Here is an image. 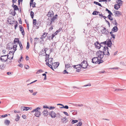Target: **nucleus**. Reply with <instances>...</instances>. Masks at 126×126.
Instances as JSON below:
<instances>
[{
  "instance_id": "8fccbe9b",
  "label": "nucleus",
  "mask_w": 126,
  "mask_h": 126,
  "mask_svg": "<svg viewBox=\"0 0 126 126\" xmlns=\"http://www.w3.org/2000/svg\"><path fill=\"white\" fill-rule=\"evenodd\" d=\"M19 46L20 47V49L22 50L23 48V47L22 45L21 42L19 43Z\"/></svg>"
},
{
  "instance_id": "bb28decb",
  "label": "nucleus",
  "mask_w": 126,
  "mask_h": 126,
  "mask_svg": "<svg viewBox=\"0 0 126 126\" xmlns=\"http://www.w3.org/2000/svg\"><path fill=\"white\" fill-rule=\"evenodd\" d=\"M116 3L117 4H118L121 5H122V1L121 0H117Z\"/></svg>"
},
{
  "instance_id": "f257e3e1",
  "label": "nucleus",
  "mask_w": 126,
  "mask_h": 126,
  "mask_svg": "<svg viewBox=\"0 0 126 126\" xmlns=\"http://www.w3.org/2000/svg\"><path fill=\"white\" fill-rule=\"evenodd\" d=\"M40 108L38 107L33 109L31 112L34 113V115L35 117H39L41 115V112L40 111Z\"/></svg>"
},
{
  "instance_id": "a211bd4d",
  "label": "nucleus",
  "mask_w": 126,
  "mask_h": 126,
  "mask_svg": "<svg viewBox=\"0 0 126 126\" xmlns=\"http://www.w3.org/2000/svg\"><path fill=\"white\" fill-rule=\"evenodd\" d=\"M42 113L44 116H47L48 115L49 112L47 110H45Z\"/></svg>"
},
{
  "instance_id": "72a5a7b5",
  "label": "nucleus",
  "mask_w": 126,
  "mask_h": 126,
  "mask_svg": "<svg viewBox=\"0 0 126 126\" xmlns=\"http://www.w3.org/2000/svg\"><path fill=\"white\" fill-rule=\"evenodd\" d=\"M56 17L55 16H54L53 17H52L51 19V23H50V25L52 23V22H53L56 19Z\"/></svg>"
},
{
  "instance_id": "a19ab883",
  "label": "nucleus",
  "mask_w": 126,
  "mask_h": 126,
  "mask_svg": "<svg viewBox=\"0 0 126 126\" xmlns=\"http://www.w3.org/2000/svg\"><path fill=\"white\" fill-rule=\"evenodd\" d=\"M110 34L111 35V38H113L114 39L115 38V35L112 33V32H110Z\"/></svg>"
},
{
  "instance_id": "0eeeda50",
  "label": "nucleus",
  "mask_w": 126,
  "mask_h": 126,
  "mask_svg": "<svg viewBox=\"0 0 126 126\" xmlns=\"http://www.w3.org/2000/svg\"><path fill=\"white\" fill-rule=\"evenodd\" d=\"M80 66L81 67L84 69H86L87 67L88 64L87 62L85 61H83L81 63Z\"/></svg>"
},
{
  "instance_id": "680f3d73",
  "label": "nucleus",
  "mask_w": 126,
  "mask_h": 126,
  "mask_svg": "<svg viewBox=\"0 0 126 126\" xmlns=\"http://www.w3.org/2000/svg\"><path fill=\"white\" fill-rule=\"evenodd\" d=\"M29 91L31 93H32L33 92V90L32 89H30L29 90Z\"/></svg>"
},
{
  "instance_id": "f704fd0d",
  "label": "nucleus",
  "mask_w": 126,
  "mask_h": 126,
  "mask_svg": "<svg viewBox=\"0 0 126 126\" xmlns=\"http://www.w3.org/2000/svg\"><path fill=\"white\" fill-rule=\"evenodd\" d=\"M99 12L96 11H94L92 13V14L93 15H96L99 14Z\"/></svg>"
},
{
  "instance_id": "de8ad7c7",
  "label": "nucleus",
  "mask_w": 126,
  "mask_h": 126,
  "mask_svg": "<svg viewBox=\"0 0 126 126\" xmlns=\"http://www.w3.org/2000/svg\"><path fill=\"white\" fill-rule=\"evenodd\" d=\"M42 76H44V80H46L47 79L46 75L45 74H43L42 75Z\"/></svg>"
},
{
  "instance_id": "2f4dec72",
  "label": "nucleus",
  "mask_w": 126,
  "mask_h": 126,
  "mask_svg": "<svg viewBox=\"0 0 126 126\" xmlns=\"http://www.w3.org/2000/svg\"><path fill=\"white\" fill-rule=\"evenodd\" d=\"M71 120L72 121L71 122V123L73 124L77 123L78 122V121L77 120H74L72 119Z\"/></svg>"
},
{
  "instance_id": "9b49d317",
  "label": "nucleus",
  "mask_w": 126,
  "mask_h": 126,
  "mask_svg": "<svg viewBox=\"0 0 126 126\" xmlns=\"http://www.w3.org/2000/svg\"><path fill=\"white\" fill-rule=\"evenodd\" d=\"M15 52L13 51H10L9 53L8 54L7 56L8 57V59H13V55Z\"/></svg>"
},
{
  "instance_id": "393cba45",
  "label": "nucleus",
  "mask_w": 126,
  "mask_h": 126,
  "mask_svg": "<svg viewBox=\"0 0 126 126\" xmlns=\"http://www.w3.org/2000/svg\"><path fill=\"white\" fill-rule=\"evenodd\" d=\"M20 118V117L19 116V115L18 114H17L16 116L15 120L16 122L18 121L19 120Z\"/></svg>"
},
{
  "instance_id": "b1692460",
  "label": "nucleus",
  "mask_w": 126,
  "mask_h": 126,
  "mask_svg": "<svg viewBox=\"0 0 126 126\" xmlns=\"http://www.w3.org/2000/svg\"><path fill=\"white\" fill-rule=\"evenodd\" d=\"M118 30L117 27L116 26H114L112 29V31L114 32H117Z\"/></svg>"
},
{
  "instance_id": "5701e85b",
  "label": "nucleus",
  "mask_w": 126,
  "mask_h": 126,
  "mask_svg": "<svg viewBox=\"0 0 126 126\" xmlns=\"http://www.w3.org/2000/svg\"><path fill=\"white\" fill-rule=\"evenodd\" d=\"M19 28L20 29V31L21 32L22 34L24 35V30L21 26H19Z\"/></svg>"
},
{
  "instance_id": "338daca9",
  "label": "nucleus",
  "mask_w": 126,
  "mask_h": 126,
  "mask_svg": "<svg viewBox=\"0 0 126 126\" xmlns=\"http://www.w3.org/2000/svg\"><path fill=\"white\" fill-rule=\"evenodd\" d=\"M2 51L3 52L4 54H6V51L5 50H3Z\"/></svg>"
},
{
  "instance_id": "ea45409f",
  "label": "nucleus",
  "mask_w": 126,
  "mask_h": 126,
  "mask_svg": "<svg viewBox=\"0 0 126 126\" xmlns=\"http://www.w3.org/2000/svg\"><path fill=\"white\" fill-rule=\"evenodd\" d=\"M43 72V70L42 69H39L36 72V74H39L40 73L42 72Z\"/></svg>"
},
{
  "instance_id": "c03bdc74",
  "label": "nucleus",
  "mask_w": 126,
  "mask_h": 126,
  "mask_svg": "<svg viewBox=\"0 0 126 126\" xmlns=\"http://www.w3.org/2000/svg\"><path fill=\"white\" fill-rule=\"evenodd\" d=\"M63 74H68V72L66 70V69L63 72Z\"/></svg>"
},
{
  "instance_id": "aec40b11",
  "label": "nucleus",
  "mask_w": 126,
  "mask_h": 126,
  "mask_svg": "<svg viewBox=\"0 0 126 126\" xmlns=\"http://www.w3.org/2000/svg\"><path fill=\"white\" fill-rule=\"evenodd\" d=\"M121 5L118 4H116L114 5V9L117 10H118L120 7Z\"/></svg>"
},
{
  "instance_id": "79ce46f5",
  "label": "nucleus",
  "mask_w": 126,
  "mask_h": 126,
  "mask_svg": "<svg viewBox=\"0 0 126 126\" xmlns=\"http://www.w3.org/2000/svg\"><path fill=\"white\" fill-rule=\"evenodd\" d=\"M55 108V107L51 106L49 107V109L50 110H54Z\"/></svg>"
},
{
  "instance_id": "e2e57ef3",
  "label": "nucleus",
  "mask_w": 126,
  "mask_h": 126,
  "mask_svg": "<svg viewBox=\"0 0 126 126\" xmlns=\"http://www.w3.org/2000/svg\"><path fill=\"white\" fill-rule=\"evenodd\" d=\"M25 67L26 69H28L29 68V67L28 65H26L25 66Z\"/></svg>"
},
{
  "instance_id": "bf43d9fd",
  "label": "nucleus",
  "mask_w": 126,
  "mask_h": 126,
  "mask_svg": "<svg viewBox=\"0 0 126 126\" xmlns=\"http://www.w3.org/2000/svg\"><path fill=\"white\" fill-rule=\"evenodd\" d=\"M62 30V28H59L58 30H57L56 31L58 33V32H60Z\"/></svg>"
},
{
  "instance_id": "dca6fc26",
  "label": "nucleus",
  "mask_w": 126,
  "mask_h": 126,
  "mask_svg": "<svg viewBox=\"0 0 126 126\" xmlns=\"http://www.w3.org/2000/svg\"><path fill=\"white\" fill-rule=\"evenodd\" d=\"M59 63L58 62H55L52 63V67L54 68L55 69L57 68L59 66Z\"/></svg>"
},
{
  "instance_id": "423d86ee",
  "label": "nucleus",
  "mask_w": 126,
  "mask_h": 126,
  "mask_svg": "<svg viewBox=\"0 0 126 126\" xmlns=\"http://www.w3.org/2000/svg\"><path fill=\"white\" fill-rule=\"evenodd\" d=\"M96 54L97 56L101 59L103 58L104 55L103 52L100 50L97 51L96 53Z\"/></svg>"
},
{
  "instance_id": "e433bc0d",
  "label": "nucleus",
  "mask_w": 126,
  "mask_h": 126,
  "mask_svg": "<svg viewBox=\"0 0 126 126\" xmlns=\"http://www.w3.org/2000/svg\"><path fill=\"white\" fill-rule=\"evenodd\" d=\"M13 8L15 10H18V7L16 5L14 6Z\"/></svg>"
},
{
  "instance_id": "37998d69",
  "label": "nucleus",
  "mask_w": 126,
  "mask_h": 126,
  "mask_svg": "<svg viewBox=\"0 0 126 126\" xmlns=\"http://www.w3.org/2000/svg\"><path fill=\"white\" fill-rule=\"evenodd\" d=\"M94 3L96 5H98L102 7V6L101 4L99 3L98 2L94 1Z\"/></svg>"
},
{
  "instance_id": "69168bd1",
  "label": "nucleus",
  "mask_w": 126,
  "mask_h": 126,
  "mask_svg": "<svg viewBox=\"0 0 126 126\" xmlns=\"http://www.w3.org/2000/svg\"><path fill=\"white\" fill-rule=\"evenodd\" d=\"M23 59V57L22 56H21L20 57V59L18 61V62L19 63L21 62V59Z\"/></svg>"
},
{
  "instance_id": "6ab92c4d",
  "label": "nucleus",
  "mask_w": 126,
  "mask_h": 126,
  "mask_svg": "<svg viewBox=\"0 0 126 126\" xmlns=\"http://www.w3.org/2000/svg\"><path fill=\"white\" fill-rule=\"evenodd\" d=\"M4 123L5 125L8 126L10 123V121L7 119H6L4 121Z\"/></svg>"
},
{
  "instance_id": "39448f33",
  "label": "nucleus",
  "mask_w": 126,
  "mask_h": 126,
  "mask_svg": "<svg viewBox=\"0 0 126 126\" xmlns=\"http://www.w3.org/2000/svg\"><path fill=\"white\" fill-rule=\"evenodd\" d=\"M101 43L103 44H106L108 47H110L112 45V43L110 39H108L106 41Z\"/></svg>"
},
{
  "instance_id": "a878e982",
  "label": "nucleus",
  "mask_w": 126,
  "mask_h": 126,
  "mask_svg": "<svg viewBox=\"0 0 126 126\" xmlns=\"http://www.w3.org/2000/svg\"><path fill=\"white\" fill-rule=\"evenodd\" d=\"M112 14H109L108 16V17L110 20H113V18L111 16Z\"/></svg>"
},
{
  "instance_id": "412c9836",
  "label": "nucleus",
  "mask_w": 126,
  "mask_h": 126,
  "mask_svg": "<svg viewBox=\"0 0 126 126\" xmlns=\"http://www.w3.org/2000/svg\"><path fill=\"white\" fill-rule=\"evenodd\" d=\"M32 109V108H30L29 107H24L23 108V110L27 111L29 110H31Z\"/></svg>"
},
{
  "instance_id": "c756f323",
  "label": "nucleus",
  "mask_w": 126,
  "mask_h": 126,
  "mask_svg": "<svg viewBox=\"0 0 126 126\" xmlns=\"http://www.w3.org/2000/svg\"><path fill=\"white\" fill-rule=\"evenodd\" d=\"M37 23V21L35 19H33V26L34 27L35 26H36V24Z\"/></svg>"
},
{
  "instance_id": "f03ea898",
  "label": "nucleus",
  "mask_w": 126,
  "mask_h": 126,
  "mask_svg": "<svg viewBox=\"0 0 126 126\" xmlns=\"http://www.w3.org/2000/svg\"><path fill=\"white\" fill-rule=\"evenodd\" d=\"M46 55L47 56V57L46 58V59L45 61L46 62V64L50 68L52 69L53 70H54L52 68V66L51 65V64L52 63V60L53 59L52 58H49V55H48V56H47V54L46 53Z\"/></svg>"
},
{
  "instance_id": "473e14b6",
  "label": "nucleus",
  "mask_w": 126,
  "mask_h": 126,
  "mask_svg": "<svg viewBox=\"0 0 126 126\" xmlns=\"http://www.w3.org/2000/svg\"><path fill=\"white\" fill-rule=\"evenodd\" d=\"M36 3L35 2H32V3H30V6H32L33 7H35V5Z\"/></svg>"
},
{
  "instance_id": "6e6552de",
  "label": "nucleus",
  "mask_w": 126,
  "mask_h": 126,
  "mask_svg": "<svg viewBox=\"0 0 126 126\" xmlns=\"http://www.w3.org/2000/svg\"><path fill=\"white\" fill-rule=\"evenodd\" d=\"M8 59L7 55H6L1 56L0 58V60L2 62H5L7 61Z\"/></svg>"
},
{
  "instance_id": "13d9d810",
  "label": "nucleus",
  "mask_w": 126,
  "mask_h": 126,
  "mask_svg": "<svg viewBox=\"0 0 126 126\" xmlns=\"http://www.w3.org/2000/svg\"><path fill=\"white\" fill-rule=\"evenodd\" d=\"M8 115L7 114H6L5 115H3L1 116V117L3 118H4L7 116Z\"/></svg>"
},
{
  "instance_id": "f8f14e48",
  "label": "nucleus",
  "mask_w": 126,
  "mask_h": 126,
  "mask_svg": "<svg viewBox=\"0 0 126 126\" xmlns=\"http://www.w3.org/2000/svg\"><path fill=\"white\" fill-rule=\"evenodd\" d=\"M49 115L52 118H55L57 116L56 113L53 111H51L49 112Z\"/></svg>"
},
{
  "instance_id": "ddd939ff",
  "label": "nucleus",
  "mask_w": 126,
  "mask_h": 126,
  "mask_svg": "<svg viewBox=\"0 0 126 126\" xmlns=\"http://www.w3.org/2000/svg\"><path fill=\"white\" fill-rule=\"evenodd\" d=\"M114 15L115 16L119 17L122 15L121 12L118 11H115L114 12Z\"/></svg>"
},
{
  "instance_id": "0e129e2a",
  "label": "nucleus",
  "mask_w": 126,
  "mask_h": 126,
  "mask_svg": "<svg viewBox=\"0 0 126 126\" xmlns=\"http://www.w3.org/2000/svg\"><path fill=\"white\" fill-rule=\"evenodd\" d=\"M91 84H87V85H85L84 86V87H86V86H91Z\"/></svg>"
},
{
  "instance_id": "c85d7f7f",
  "label": "nucleus",
  "mask_w": 126,
  "mask_h": 126,
  "mask_svg": "<svg viewBox=\"0 0 126 126\" xmlns=\"http://www.w3.org/2000/svg\"><path fill=\"white\" fill-rule=\"evenodd\" d=\"M19 39L18 38H16L15 39L14 41V44H15L16 43H19Z\"/></svg>"
},
{
  "instance_id": "3c124183",
  "label": "nucleus",
  "mask_w": 126,
  "mask_h": 126,
  "mask_svg": "<svg viewBox=\"0 0 126 126\" xmlns=\"http://www.w3.org/2000/svg\"><path fill=\"white\" fill-rule=\"evenodd\" d=\"M30 44L28 42H27V46L26 47V49H28L29 48Z\"/></svg>"
},
{
  "instance_id": "58836bf2",
  "label": "nucleus",
  "mask_w": 126,
  "mask_h": 126,
  "mask_svg": "<svg viewBox=\"0 0 126 126\" xmlns=\"http://www.w3.org/2000/svg\"><path fill=\"white\" fill-rule=\"evenodd\" d=\"M82 123L81 122H79L76 124V126H81Z\"/></svg>"
},
{
  "instance_id": "7c9ffc66",
  "label": "nucleus",
  "mask_w": 126,
  "mask_h": 126,
  "mask_svg": "<svg viewBox=\"0 0 126 126\" xmlns=\"http://www.w3.org/2000/svg\"><path fill=\"white\" fill-rule=\"evenodd\" d=\"M70 65L69 64H65V69H67L68 68H70Z\"/></svg>"
},
{
  "instance_id": "4d7b16f0",
  "label": "nucleus",
  "mask_w": 126,
  "mask_h": 126,
  "mask_svg": "<svg viewBox=\"0 0 126 126\" xmlns=\"http://www.w3.org/2000/svg\"><path fill=\"white\" fill-rule=\"evenodd\" d=\"M37 92H33L32 93V95L33 96L37 94Z\"/></svg>"
},
{
  "instance_id": "4be33fe9",
  "label": "nucleus",
  "mask_w": 126,
  "mask_h": 126,
  "mask_svg": "<svg viewBox=\"0 0 126 126\" xmlns=\"http://www.w3.org/2000/svg\"><path fill=\"white\" fill-rule=\"evenodd\" d=\"M53 13L52 12H48V14L47 16L48 17H51L53 16Z\"/></svg>"
},
{
  "instance_id": "09e8293b",
  "label": "nucleus",
  "mask_w": 126,
  "mask_h": 126,
  "mask_svg": "<svg viewBox=\"0 0 126 126\" xmlns=\"http://www.w3.org/2000/svg\"><path fill=\"white\" fill-rule=\"evenodd\" d=\"M99 15L100 16L101 18L103 17L104 19H105V18H106V17L104 16H103L102 14H99Z\"/></svg>"
},
{
  "instance_id": "774afa93",
  "label": "nucleus",
  "mask_w": 126,
  "mask_h": 126,
  "mask_svg": "<svg viewBox=\"0 0 126 126\" xmlns=\"http://www.w3.org/2000/svg\"><path fill=\"white\" fill-rule=\"evenodd\" d=\"M26 60L28 61L29 60V58L28 56H26Z\"/></svg>"
},
{
  "instance_id": "c9c22d12",
  "label": "nucleus",
  "mask_w": 126,
  "mask_h": 126,
  "mask_svg": "<svg viewBox=\"0 0 126 126\" xmlns=\"http://www.w3.org/2000/svg\"><path fill=\"white\" fill-rule=\"evenodd\" d=\"M61 109L64 108L66 109H68L69 108V107L67 105L64 106L63 107H61L60 108Z\"/></svg>"
},
{
  "instance_id": "49530a36",
  "label": "nucleus",
  "mask_w": 126,
  "mask_h": 126,
  "mask_svg": "<svg viewBox=\"0 0 126 126\" xmlns=\"http://www.w3.org/2000/svg\"><path fill=\"white\" fill-rule=\"evenodd\" d=\"M72 87L73 89H80L79 87L75 86H74Z\"/></svg>"
},
{
  "instance_id": "5fc2aeb1",
  "label": "nucleus",
  "mask_w": 126,
  "mask_h": 126,
  "mask_svg": "<svg viewBox=\"0 0 126 126\" xmlns=\"http://www.w3.org/2000/svg\"><path fill=\"white\" fill-rule=\"evenodd\" d=\"M63 113L65 115L67 116H69V115L67 112L65 111H64L63 112Z\"/></svg>"
},
{
  "instance_id": "603ef678",
  "label": "nucleus",
  "mask_w": 126,
  "mask_h": 126,
  "mask_svg": "<svg viewBox=\"0 0 126 126\" xmlns=\"http://www.w3.org/2000/svg\"><path fill=\"white\" fill-rule=\"evenodd\" d=\"M113 24H114L116 26H117V22L116 21L115 19H114V20Z\"/></svg>"
},
{
  "instance_id": "a18cd8bd",
  "label": "nucleus",
  "mask_w": 126,
  "mask_h": 126,
  "mask_svg": "<svg viewBox=\"0 0 126 126\" xmlns=\"http://www.w3.org/2000/svg\"><path fill=\"white\" fill-rule=\"evenodd\" d=\"M120 64L121 65H125L126 63L123 61L121 62H120Z\"/></svg>"
},
{
  "instance_id": "7ed1b4c3",
  "label": "nucleus",
  "mask_w": 126,
  "mask_h": 126,
  "mask_svg": "<svg viewBox=\"0 0 126 126\" xmlns=\"http://www.w3.org/2000/svg\"><path fill=\"white\" fill-rule=\"evenodd\" d=\"M92 62L94 64H99L103 62V61L101 59H99L97 57H94L92 59Z\"/></svg>"
},
{
  "instance_id": "1a4fd4ad",
  "label": "nucleus",
  "mask_w": 126,
  "mask_h": 126,
  "mask_svg": "<svg viewBox=\"0 0 126 126\" xmlns=\"http://www.w3.org/2000/svg\"><path fill=\"white\" fill-rule=\"evenodd\" d=\"M73 67L76 70L77 72H79L80 71L81 68L80 64L74 65Z\"/></svg>"
},
{
  "instance_id": "20e7f679",
  "label": "nucleus",
  "mask_w": 126,
  "mask_h": 126,
  "mask_svg": "<svg viewBox=\"0 0 126 126\" xmlns=\"http://www.w3.org/2000/svg\"><path fill=\"white\" fill-rule=\"evenodd\" d=\"M102 52L104 55H106L109 56L110 55L109 52V48L107 47H104Z\"/></svg>"
},
{
  "instance_id": "4468645a",
  "label": "nucleus",
  "mask_w": 126,
  "mask_h": 126,
  "mask_svg": "<svg viewBox=\"0 0 126 126\" xmlns=\"http://www.w3.org/2000/svg\"><path fill=\"white\" fill-rule=\"evenodd\" d=\"M61 122L62 123H66L68 122V120L65 117H63L61 119Z\"/></svg>"
},
{
  "instance_id": "9d476101",
  "label": "nucleus",
  "mask_w": 126,
  "mask_h": 126,
  "mask_svg": "<svg viewBox=\"0 0 126 126\" xmlns=\"http://www.w3.org/2000/svg\"><path fill=\"white\" fill-rule=\"evenodd\" d=\"M8 46H11L8 47L9 49H12V47H13V50H14V51H13L14 52H15L16 50V48L17 47L16 45L15 44V45H13L12 43H10L8 44Z\"/></svg>"
},
{
  "instance_id": "6e6d98bb",
  "label": "nucleus",
  "mask_w": 126,
  "mask_h": 126,
  "mask_svg": "<svg viewBox=\"0 0 126 126\" xmlns=\"http://www.w3.org/2000/svg\"><path fill=\"white\" fill-rule=\"evenodd\" d=\"M22 117L24 119H26V116L25 115H22Z\"/></svg>"
},
{
  "instance_id": "4c0bfd02",
  "label": "nucleus",
  "mask_w": 126,
  "mask_h": 126,
  "mask_svg": "<svg viewBox=\"0 0 126 126\" xmlns=\"http://www.w3.org/2000/svg\"><path fill=\"white\" fill-rule=\"evenodd\" d=\"M34 13L32 11H31V12L30 15L32 18H33L34 16Z\"/></svg>"
},
{
  "instance_id": "052dcab7",
  "label": "nucleus",
  "mask_w": 126,
  "mask_h": 126,
  "mask_svg": "<svg viewBox=\"0 0 126 126\" xmlns=\"http://www.w3.org/2000/svg\"><path fill=\"white\" fill-rule=\"evenodd\" d=\"M43 108H45V109H48L49 108V107H48L47 105H45L43 106Z\"/></svg>"
},
{
  "instance_id": "cd10ccee",
  "label": "nucleus",
  "mask_w": 126,
  "mask_h": 126,
  "mask_svg": "<svg viewBox=\"0 0 126 126\" xmlns=\"http://www.w3.org/2000/svg\"><path fill=\"white\" fill-rule=\"evenodd\" d=\"M47 34V33L45 32H44L43 34V35H42V36L41 37V39H43L46 37V36Z\"/></svg>"
},
{
  "instance_id": "864d4df0",
  "label": "nucleus",
  "mask_w": 126,
  "mask_h": 126,
  "mask_svg": "<svg viewBox=\"0 0 126 126\" xmlns=\"http://www.w3.org/2000/svg\"><path fill=\"white\" fill-rule=\"evenodd\" d=\"M123 90V89H116L115 90V91L116 92H118L121 91Z\"/></svg>"
},
{
  "instance_id": "2eb2a0df",
  "label": "nucleus",
  "mask_w": 126,
  "mask_h": 126,
  "mask_svg": "<svg viewBox=\"0 0 126 126\" xmlns=\"http://www.w3.org/2000/svg\"><path fill=\"white\" fill-rule=\"evenodd\" d=\"M94 45L95 48L98 49H99L101 47V45L98 41L96 42L95 43Z\"/></svg>"
},
{
  "instance_id": "f3484780",
  "label": "nucleus",
  "mask_w": 126,
  "mask_h": 126,
  "mask_svg": "<svg viewBox=\"0 0 126 126\" xmlns=\"http://www.w3.org/2000/svg\"><path fill=\"white\" fill-rule=\"evenodd\" d=\"M101 32L102 34H107L108 33V31L105 28H103V29L101 30Z\"/></svg>"
}]
</instances>
